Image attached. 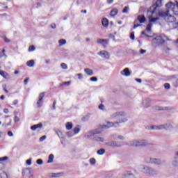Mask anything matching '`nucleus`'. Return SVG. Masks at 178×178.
<instances>
[{"label": "nucleus", "instance_id": "f257e3e1", "mask_svg": "<svg viewBox=\"0 0 178 178\" xmlns=\"http://www.w3.org/2000/svg\"><path fill=\"white\" fill-rule=\"evenodd\" d=\"M156 15H158V13H156V7L155 6H153L147 10V16L149 22V24L146 27V31H147V33H151L152 23H156V22L159 20V17H156Z\"/></svg>", "mask_w": 178, "mask_h": 178}, {"label": "nucleus", "instance_id": "f03ea898", "mask_svg": "<svg viewBox=\"0 0 178 178\" xmlns=\"http://www.w3.org/2000/svg\"><path fill=\"white\" fill-rule=\"evenodd\" d=\"M159 16L168 23L170 29H177L178 23H176V18L172 16L171 12H168V10L165 12H160Z\"/></svg>", "mask_w": 178, "mask_h": 178}, {"label": "nucleus", "instance_id": "7ed1b4c3", "mask_svg": "<svg viewBox=\"0 0 178 178\" xmlns=\"http://www.w3.org/2000/svg\"><path fill=\"white\" fill-rule=\"evenodd\" d=\"M138 170H140V172H142V173H144L145 175H148L149 176H155V175H158L156 170L147 165H140L138 166Z\"/></svg>", "mask_w": 178, "mask_h": 178}, {"label": "nucleus", "instance_id": "20e7f679", "mask_svg": "<svg viewBox=\"0 0 178 178\" xmlns=\"http://www.w3.org/2000/svg\"><path fill=\"white\" fill-rule=\"evenodd\" d=\"M128 145L130 147H148V145H151V143L148 140H139L130 141L128 143Z\"/></svg>", "mask_w": 178, "mask_h": 178}, {"label": "nucleus", "instance_id": "39448f33", "mask_svg": "<svg viewBox=\"0 0 178 178\" xmlns=\"http://www.w3.org/2000/svg\"><path fill=\"white\" fill-rule=\"evenodd\" d=\"M165 41H169V38H168L166 35H162L160 36H156L152 40V42L154 47H156L157 45H162V44H165Z\"/></svg>", "mask_w": 178, "mask_h": 178}, {"label": "nucleus", "instance_id": "423d86ee", "mask_svg": "<svg viewBox=\"0 0 178 178\" xmlns=\"http://www.w3.org/2000/svg\"><path fill=\"white\" fill-rule=\"evenodd\" d=\"M173 129L172 123H167L161 125H154L150 127V130H172Z\"/></svg>", "mask_w": 178, "mask_h": 178}, {"label": "nucleus", "instance_id": "0eeeda50", "mask_svg": "<svg viewBox=\"0 0 178 178\" xmlns=\"http://www.w3.org/2000/svg\"><path fill=\"white\" fill-rule=\"evenodd\" d=\"M165 6L168 12H170L171 13H174V15L178 16V4L169 2L165 5Z\"/></svg>", "mask_w": 178, "mask_h": 178}, {"label": "nucleus", "instance_id": "6e6552de", "mask_svg": "<svg viewBox=\"0 0 178 178\" xmlns=\"http://www.w3.org/2000/svg\"><path fill=\"white\" fill-rule=\"evenodd\" d=\"M101 133H102V130L101 129H93L86 133L84 135V138L91 140L92 137L95 136V134H101Z\"/></svg>", "mask_w": 178, "mask_h": 178}, {"label": "nucleus", "instance_id": "1a4fd4ad", "mask_svg": "<svg viewBox=\"0 0 178 178\" xmlns=\"http://www.w3.org/2000/svg\"><path fill=\"white\" fill-rule=\"evenodd\" d=\"M111 127H119V122H112L111 121H106L105 123L101 127V129H111Z\"/></svg>", "mask_w": 178, "mask_h": 178}, {"label": "nucleus", "instance_id": "9d476101", "mask_svg": "<svg viewBox=\"0 0 178 178\" xmlns=\"http://www.w3.org/2000/svg\"><path fill=\"white\" fill-rule=\"evenodd\" d=\"M106 145H107V147H123L124 144H123V142L110 141V142L106 143Z\"/></svg>", "mask_w": 178, "mask_h": 178}, {"label": "nucleus", "instance_id": "9b49d317", "mask_svg": "<svg viewBox=\"0 0 178 178\" xmlns=\"http://www.w3.org/2000/svg\"><path fill=\"white\" fill-rule=\"evenodd\" d=\"M126 115H127V113H126V112L124 111H117V112L113 113L110 115V118L111 119H115V118H119V116L124 117L126 116Z\"/></svg>", "mask_w": 178, "mask_h": 178}, {"label": "nucleus", "instance_id": "f8f14e48", "mask_svg": "<svg viewBox=\"0 0 178 178\" xmlns=\"http://www.w3.org/2000/svg\"><path fill=\"white\" fill-rule=\"evenodd\" d=\"M97 55L103 58L104 59H109L111 58V54L107 51L103 50L97 53Z\"/></svg>", "mask_w": 178, "mask_h": 178}, {"label": "nucleus", "instance_id": "ddd939ff", "mask_svg": "<svg viewBox=\"0 0 178 178\" xmlns=\"http://www.w3.org/2000/svg\"><path fill=\"white\" fill-rule=\"evenodd\" d=\"M22 176L24 178H31L32 175H31V170L29 168H25L22 171Z\"/></svg>", "mask_w": 178, "mask_h": 178}, {"label": "nucleus", "instance_id": "4468645a", "mask_svg": "<svg viewBox=\"0 0 178 178\" xmlns=\"http://www.w3.org/2000/svg\"><path fill=\"white\" fill-rule=\"evenodd\" d=\"M97 44H101L104 48H106L108 47V44H109V40L106 39H97Z\"/></svg>", "mask_w": 178, "mask_h": 178}, {"label": "nucleus", "instance_id": "2eb2a0df", "mask_svg": "<svg viewBox=\"0 0 178 178\" xmlns=\"http://www.w3.org/2000/svg\"><path fill=\"white\" fill-rule=\"evenodd\" d=\"M44 97H45V92H42L39 95V99L37 102L38 108H40L41 102H42V98H44Z\"/></svg>", "mask_w": 178, "mask_h": 178}, {"label": "nucleus", "instance_id": "dca6fc26", "mask_svg": "<svg viewBox=\"0 0 178 178\" xmlns=\"http://www.w3.org/2000/svg\"><path fill=\"white\" fill-rule=\"evenodd\" d=\"M0 76H2L6 80H9L10 79V75L5 71L0 70Z\"/></svg>", "mask_w": 178, "mask_h": 178}, {"label": "nucleus", "instance_id": "f3484780", "mask_svg": "<svg viewBox=\"0 0 178 178\" xmlns=\"http://www.w3.org/2000/svg\"><path fill=\"white\" fill-rule=\"evenodd\" d=\"M120 74H122V76L129 77V76H130V70H129V68H125L120 72Z\"/></svg>", "mask_w": 178, "mask_h": 178}, {"label": "nucleus", "instance_id": "a211bd4d", "mask_svg": "<svg viewBox=\"0 0 178 178\" xmlns=\"http://www.w3.org/2000/svg\"><path fill=\"white\" fill-rule=\"evenodd\" d=\"M37 129H42V123L40 122L31 127V130H32L33 131H35Z\"/></svg>", "mask_w": 178, "mask_h": 178}, {"label": "nucleus", "instance_id": "6ab92c4d", "mask_svg": "<svg viewBox=\"0 0 178 178\" xmlns=\"http://www.w3.org/2000/svg\"><path fill=\"white\" fill-rule=\"evenodd\" d=\"M152 164L153 165H162V161L159 159L153 158L152 161Z\"/></svg>", "mask_w": 178, "mask_h": 178}, {"label": "nucleus", "instance_id": "aec40b11", "mask_svg": "<svg viewBox=\"0 0 178 178\" xmlns=\"http://www.w3.org/2000/svg\"><path fill=\"white\" fill-rule=\"evenodd\" d=\"M56 134L60 140H65V136L60 130L56 131Z\"/></svg>", "mask_w": 178, "mask_h": 178}, {"label": "nucleus", "instance_id": "412c9836", "mask_svg": "<svg viewBox=\"0 0 178 178\" xmlns=\"http://www.w3.org/2000/svg\"><path fill=\"white\" fill-rule=\"evenodd\" d=\"M84 72L86 74H88V76H92V74H94V72L92 71V70L89 68H85Z\"/></svg>", "mask_w": 178, "mask_h": 178}, {"label": "nucleus", "instance_id": "4be33fe9", "mask_svg": "<svg viewBox=\"0 0 178 178\" xmlns=\"http://www.w3.org/2000/svg\"><path fill=\"white\" fill-rule=\"evenodd\" d=\"M102 24L103 27H108V26H109V22L108 21V19L104 18L102 20Z\"/></svg>", "mask_w": 178, "mask_h": 178}, {"label": "nucleus", "instance_id": "5701e85b", "mask_svg": "<svg viewBox=\"0 0 178 178\" xmlns=\"http://www.w3.org/2000/svg\"><path fill=\"white\" fill-rule=\"evenodd\" d=\"M172 164L174 166H176L177 168H178V152L175 154V159L173 161Z\"/></svg>", "mask_w": 178, "mask_h": 178}, {"label": "nucleus", "instance_id": "b1692460", "mask_svg": "<svg viewBox=\"0 0 178 178\" xmlns=\"http://www.w3.org/2000/svg\"><path fill=\"white\" fill-rule=\"evenodd\" d=\"M65 128L67 130H72L73 129V123L72 122H66Z\"/></svg>", "mask_w": 178, "mask_h": 178}, {"label": "nucleus", "instance_id": "393cba45", "mask_svg": "<svg viewBox=\"0 0 178 178\" xmlns=\"http://www.w3.org/2000/svg\"><path fill=\"white\" fill-rule=\"evenodd\" d=\"M129 120L127 118H122L119 120V121H117L116 123H118V127L120 126V123H126Z\"/></svg>", "mask_w": 178, "mask_h": 178}, {"label": "nucleus", "instance_id": "a878e982", "mask_svg": "<svg viewBox=\"0 0 178 178\" xmlns=\"http://www.w3.org/2000/svg\"><path fill=\"white\" fill-rule=\"evenodd\" d=\"M80 130H81V129L80 128V126L76 125L73 129L74 134H79V133H80Z\"/></svg>", "mask_w": 178, "mask_h": 178}, {"label": "nucleus", "instance_id": "bb28decb", "mask_svg": "<svg viewBox=\"0 0 178 178\" xmlns=\"http://www.w3.org/2000/svg\"><path fill=\"white\" fill-rule=\"evenodd\" d=\"M138 21L139 23H144L145 22V17L144 15L138 16Z\"/></svg>", "mask_w": 178, "mask_h": 178}, {"label": "nucleus", "instance_id": "cd10ccee", "mask_svg": "<svg viewBox=\"0 0 178 178\" xmlns=\"http://www.w3.org/2000/svg\"><path fill=\"white\" fill-rule=\"evenodd\" d=\"M54 154H49V159L47 161V163H52L54 162Z\"/></svg>", "mask_w": 178, "mask_h": 178}, {"label": "nucleus", "instance_id": "c85d7f7f", "mask_svg": "<svg viewBox=\"0 0 178 178\" xmlns=\"http://www.w3.org/2000/svg\"><path fill=\"white\" fill-rule=\"evenodd\" d=\"M143 104L145 108H149V106H151V103L147 102V100H144Z\"/></svg>", "mask_w": 178, "mask_h": 178}, {"label": "nucleus", "instance_id": "c756f323", "mask_svg": "<svg viewBox=\"0 0 178 178\" xmlns=\"http://www.w3.org/2000/svg\"><path fill=\"white\" fill-rule=\"evenodd\" d=\"M104 138H102V137H95L93 138V141H97L98 143H104Z\"/></svg>", "mask_w": 178, "mask_h": 178}, {"label": "nucleus", "instance_id": "7c9ffc66", "mask_svg": "<svg viewBox=\"0 0 178 178\" xmlns=\"http://www.w3.org/2000/svg\"><path fill=\"white\" fill-rule=\"evenodd\" d=\"M153 159H154V158H152V157H146V158H145V162L146 163H151V164H152Z\"/></svg>", "mask_w": 178, "mask_h": 178}, {"label": "nucleus", "instance_id": "2f4dec72", "mask_svg": "<svg viewBox=\"0 0 178 178\" xmlns=\"http://www.w3.org/2000/svg\"><path fill=\"white\" fill-rule=\"evenodd\" d=\"M34 60H31L26 63V65L29 66V67H33L34 66Z\"/></svg>", "mask_w": 178, "mask_h": 178}, {"label": "nucleus", "instance_id": "473e14b6", "mask_svg": "<svg viewBox=\"0 0 178 178\" xmlns=\"http://www.w3.org/2000/svg\"><path fill=\"white\" fill-rule=\"evenodd\" d=\"M59 46L63 47V45H65L66 44V40L65 39H60L58 40Z\"/></svg>", "mask_w": 178, "mask_h": 178}, {"label": "nucleus", "instance_id": "72a5a7b5", "mask_svg": "<svg viewBox=\"0 0 178 178\" xmlns=\"http://www.w3.org/2000/svg\"><path fill=\"white\" fill-rule=\"evenodd\" d=\"M118 9L114 8L111 11V16H116L118 15Z\"/></svg>", "mask_w": 178, "mask_h": 178}, {"label": "nucleus", "instance_id": "f704fd0d", "mask_svg": "<svg viewBox=\"0 0 178 178\" xmlns=\"http://www.w3.org/2000/svg\"><path fill=\"white\" fill-rule=\"evenodd\" d=\"M156 5L157 8L162 6V0H156Z\"/></svg>", "mask_w": 178, "mask_h": 178}, {"label": "nucleus", "instance_id": "c9c22d12", "mask_svg": "<svg viewBox=\"0 0 178 178\" xmlns=\"http://www.w3.org/2000/svg\"><path fill=\"white\" fill-rule=\"evenodd\" d=\"M98 155H104L105 154V149H100L97 151Z\"/></svg>", "mask_w": 178, "mask_h": 178}, {"label": "nucleus", "instance_id": "e433bc0d", "mask_svg": "<svg viewBox=\"0 0 178 178\" xmlns=\"http://www.w3.org/2000/svg\"><path fill=\"white\" fill-rule=\"evenodd\" d=\"M62 174L60 173H52L51 177H60Z\"/></svg>", "mask_w": 178, "mask_h": 178}, {"label": "nucleus", "instance_id": "4c0bfd02", "mask_svg": "<svg viewBox=\"0 0 178 178\" xmlns=\"http://www.w3.org/2000/svg\"><path fill=\"white\" fill-rule=\"evenodd\" d=\"M60 67L64 70H66V69H67V65H66V63H62L60 64Z\"/></svg>", "mask_w": 178, "mask_h": 178}, {"label": "nucleus", "instance_id": "58836bf2", "mask_svg": "<svg viewBox=\"0 0 178 178\" xmlns=\"http://www.w3.org/2000/svg\"><path fill=\"white\" fill-rule=\"evenodd\" d=\"M33 51H35V47H34V45L30 46L29 48V51L33 52Z\"/></svg>", "mask_w": 178, "mask_h": 178}, {"label": "nucleus", "instance_id": "ea45409f", "mask_svg": "<svg viewBox=\"0 0 178 178\" xmlns=\"http://www.w3.org/2000/svg\"><path fill=\"white\" fill-rule=\"evenodd\" d=\"M1 178H8V174L6 172H3L1 173Z\"/></svg>", "mask_w": 178, "mask_h": 178}, {"label": "nucleus", "instance_id": "a19ab883", "mask_svg": "<svg viewBox=\"0 0 178 178\" xmlns=\"http://www.w3.org/2000/svg\"><path fill=\"white\" fill-rule=\"evenodd\" d=\"M170 51V49H169V47H164L163 49V52H165V54H169Z\"/></svg>", "mask_w": 178, "mask_h": 178}, {"label": "nucleus", "instance_id": "79ce46f5", "mask_svg": "<svg viewBox=\"0 0 178 178\" xmlns=\"http://www.w3.org/2000/svg\"><path fill=\"white\" fill-rule=\"evenodd\" d=\"M96 162H97V161L94 158H92L90 159V163L91 165H95Z\"/></svg>", "mask_w": 178, "mask_h": 178}, {"label": "nucleus", "instance_id": "37998d69", "mask_svg": "<svg viewBox=\"0 0 178 178\" xmlns=\"http://www.w3.org/2000/svg\"><path fill=\"white\" fill-rule=\"evenodd\" d=\"M122 178H129V171H127L122 174Z\"/></svg>", "mask_w": 178, "mask_h": 178}, {"label": "nucleus", "instance_id": "c03bdc74", "mask_svg": "<svg viewBox=\"0 0 178 178\" xmlns=\"http://www.w3.org/2000/svg\"><path fill=\"white\" fill-rule=\"evenodd\" d=\"M129 7H124V8L122 10V13H129Z\"/></svg>", "mask_w": 178, "mask_h": 178}, {"label": "nucleus", "instance_id": "a18cd8bd", "mask_svg": "<svg viewBox=\"0 0 178 178\" xmlns=\"http://www.w3.org/2000/svg\"><path fill=\"white\" fill-rule=\"evenodd\" d=\"M128 176H129V178L130 177H136V175L133 174L130 171H128Z\"/></svg>", "mask_w": 178, "mask_h": 178}, {"label": "nucleus", "instance_id": "49530a36", "mask_svg": "<svg viewBox=\"0 0 178 178\" xmlns=\"http://www.w3.org/2000/svg\"><path fill=\"white\" fill-rule=\"evenodd\" d=\"M60 86H70V81L63 82L62 83H60Z\"/></svg>", "mask_w": 178, "mask_h": 178}, {"label": "nucleus", "instance_id": "de8ad7c7", "mask_svg": "<svg viewBox=\"0 0 178 178\" xmlns=\"http://www.w3.org/2000/svg\"><path fill=\"white\" fill-rule=\"evenodd\" d=\"M8 159H9L8 156L0 157V162H2L3 161H8Z\"/></svg>", "mask_w": 178, "mask_h": 178}, {"label": "nucleus", "instance_id": "09e8293b", "mask_svg": "<svg viewBox=\"0 0 178 178\" xmlns=\"http://www.w3.org/2000/svg\"><path fill=\"white\" fill-rule=\"evenodd\" d=\"M74 134V133H73L72 131L67 132V137H73Z\"/></svg>", "mask_w": 178, "mask_h": 178}, {"label": "nucleus", "instance_id": "8fccbe9b", "mask_svg": "<svg viewBox=\"0 0 178 178\" xmlns=\"http://www.w3.org/2000/svg\"><path fill=\"white\" fill-rule=\"evenodd\" d=\"M36 163H38V165H42L44 163V161H42V159H38L36 161Z\"/></svg>", "mask_w": 178, "mask_h": 178}, {"label": "nucleus", "instance_id": "3c124183", "mask_svg": "<svg viewBox=\"0 0 178 178\" xmlns=\"http://www.w3.org/2000/svg\"><path fill=\"white\" fill-rule=\"evenodd\" d=\"M3 56H5V49L0 51V58H3Z\"/></svg>", "mask_w": 178, "mask_h": 178}, {"label": "nucleus", "instance_id": "603ef678", "mask_svg": "<svg viewBox=\"0 0 178 178\" xmlns=\"http://www.w3.org/2000/svg\"><path fill=\"white\" fill-rule=\"evenodd\" d=\"M136 23H137V20H136L134 22V29H137V27H140V26H141V24H136Z\"/></svg>", "mask_w": 178, "mask_h": 178}, {"label": "nucleus", "instance_id": "864d4df0", "mask_svg": "<svg viewBox=\"0 0 178 178\" xmlns=\"http://www.w3.org/2000/svg\"><path fill=\"white\" fill-rule=\"evenodd\" d=\"M99 109H100L101 111H105V106H104V104H100L99 106Z\"/></svg>", "mask_w": 178, "mask_h": 178}, {"label": "nucleus", "instance_id": "5fc2aeb1", "mask_svg": "<svg viewBox=\"0 0 178 178\" xmlns=\"http://www.w3.org/2000/svg\"><path fill=\"white\" fill-rule=\"evenodd\" d=\"M164 87H165V90H169V88H170V84L165 83Z\"/></svg>", "mask_w": 178, "mask_h": 178}, {"label": "nucleus", "instance_id": "6e6d98bb", "mask_svg": "<svg viewBox=\"0 0 178 178\" xmlns=\"http://www.w3.org/2000/svg\"><path fill=\"white\" fill-rule=\"evenodd\" d=\"M46 139H47V136H42V137L40 138V141L41 143H42V141H44V140H46Z\"/></svg>", "mask_w": 178, "mask_h": 178}, {"label": "nucleus", "instance_id": "4d7b16f0", "mask_svg": "<svg viewBox=\"0 0 178 178\" xmlns=\"http://www.w3.org/2000/svg\"><path fill=\"white\" fill-rule=\"evenodd\" d=\"M14 122L15 123H17V122H20V118H19V117H17V116H15L14 118Z\"/></svg>", "mask_w": 178, "mask_h": 178}, {"label": "nucleus", "instance_id": "13d9d810", "mask_svg": "<svg viewBox=\"0 0 178 178\" xmlns=\"http://www.w3.org/2000/svg\"><path fill=\"white\" fill-rule=\"evenodd\" d=\"M90 80V81H97L98 79H97V77H91Z\"/></svg>", "mask_w": 178, "mask_h": 178}, {"label": "nucleus", "instance_id": "bf43d9fd", "mask_svg": "<svg viewBox=\"0 0 178 178\" xmlns=\"http://www.w3.org/2000/svg\"><path fill=\"white\" fill-rule=\"evenodd\" d=\"M8 136L9 137H13V133L12 132V131H9L8 132Z\"/></svg>", "mask_w": 178, "mask_h": 178}, {"label": "nucleus", "instance_id": "052dcab7", "mask_svg": "<svg viewBox=\"0 0 178 178\" xmlns=\"http://www.w3.org/2000/svg\"><path fill=\"white\" fill-rule=\"evenodd\" d=\"M26 165H29V166L31 165V159L26 160Z\"/></svg>", "mask_w": 178, "mask_h": 178}, {"label": "nucleus", "instance_id": "680f3d73", "mask_svg": "<svg viewBox=\"0 0 178 178\" xmlns=\"http://www.w3.org/2000/svg\"><path fill=\"white\" fill-rule=\"evenodd\" d=\"M130 38L131 40H134L135 37H134V32H132L130 35Z\"/></svg>", "mask_w": 178, "mask_h": 178}, {"label": "nucleus", "instance_id": "e2e57ef3", "mask_svg": "<svg viewBox=\"0 0 178 178\" xmlns=\"http://www.w3.org/2000/svg\"><path fill=\"white\" fill-rule=\"evenodd\" d=\"M140 52L142 55H144V54H145L147 52V50H144L142 49L140 50Z\"/></svg>", "mask_w": 178, "mask_h": 178}, {"label": "nucleus", "instance_id": "0e129e2a", "mask_svg": "<svg viewBox=\"0 0 178 178\" xmlns=\"http://www.w3.org/2000/svg\"><path fill=\"white\" fill-rule=\"evenodd\" d=\"M29 78H26L24 81V83L25 84V86H27V83H29Z\"/></svg>", "mask_w": 178, "mask_h": 178}, {"label": "nucleus", "instance_id": "69168bd1", "mask_svg": "<svg viewBox=\"0 0 178 178\" xmlns=\"http://www.w3.org/2000/svg\"><path fill=\"white\" fill-rule=\"evenodd\" d=\"M17 104H19V101L17 99L14 100L13 102V105H17Z\"/></svg>", "mask_w": 178, "mask_h": 178}, {"label": "nucleus", "instance_id": "338daca9", "mask_svg": "<svg viewBox=\"0 0 178 178\" xmlns=\"http://www.w3.org/2000/svg\"><path fill=\"white\" fill-rule=\"evenodd\" d=\"M77 76L79 79H83V74H78Z\"/></svg>", "mask_w": 178, "mask_h": 178}, {"label": "nucleus", "instance_id": "774afa93", "mask_svg": "<svg viewBox=\"0 0 178 178\" xmlns=\"http://www.w3.org/2000/svg\"><path fill=\"white\" fill-rule=\"evenodd\" d=\"M51 29H56V24H51Z\"/></svg>", "mask_w": 178, "mask_h": 178}]
</instances>
